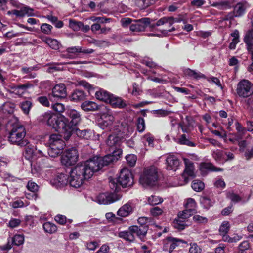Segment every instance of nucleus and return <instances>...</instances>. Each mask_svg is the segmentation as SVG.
Wrapping results in <instances>:
<instances>
[{
	"label": "nucleus",
	"mask_w": 253,
	"mask_h": 253,
	"mask_svg": "<svg viewBox=\"0 0 253 253\" xmlns=\"http://www.w3.org/2000/svg\"><path fill=\"white\" fill-rule=\"evenodd\" d=\"M158 180L157 169L152 166L145 168L139 178V182L143 186H154Z\"/></svg>",
	"instance_id": "39448f33"
},
{
	"label": "nucleus",
	"mask_w": 253,
	"mask_h": 253,
	"mask_svg": "<svg viewBox=\"0 0 253 253\" xmlns=\"http://www.w3.org/2000/svg\"><path fill=\"white\" fill-rule=\"evenodd\" d=\"M43 228L46 233L52 234L57 231V226L50 222H45L43 224Z\"/></svg>",
	"instance_id": "a19ab883"
},
{
	"label": "nucleus",
	"mask_w": 253,
	"mask_h": 253,
	"mask_svg": "<svg viewBox=\"0 0 253 253\" xmlns=\"http://www.w3.org/2000/svg\"><path fill=\"white\" fill-rule=\"evenodd\" d=\"M97 99L108 103L113 94L103 89H99L98 91H94Z\"/></svg>",
	"instance_id": "4be33fe9"
},
{
	"label": "nucleus",
	"mask_w": 253,
	"mask_h": 253,
	"mask_svg": "<svg viewBox=\"0 0 253 253\" xmlns=\"http://www.w3.org/2000/svg\"><path fill=\"white\" fill-rule=\"evenodd\" d=\"M87 94L84 91L80 89L74 90L71 96V100L73 101H81L86 99Z\"/></svg>",
	"instance_id": "393cba45"
},
{
	"label": "nucleus",
	"mask_w": 253,
	"mask_h": 253,
	"mask_svg": "<svg viewBox=\"0 0 253 253\" xmlns=\"http://www.w3.org/2000/svg\"><path fill=\"white\" fill-rule=\"evenodd\" d=\"M185 74L190 77H192L193 79L198 80L200 78L205 79L206 76L205 75L199 72H197L194 70H193L190 68H188L185 71Z\"/></svg>",
	"instance_id": "72a5a7b5"
},
{
	"label": "nucleus",
	"mask_w": 253,
	"mask_h": 253,
	"mask_svg": "<svg viewBox=\"0 0 253 253\" xmlns=\"http://www.w3.org/2000/svg\"><path fill=\"white\" fill-rule=\"evenodd\" d=\"M117 192H111L110 193H101L98 196V200L100 204H110L115 202L121 198V195L116 193Z\"/></svg>",
	"instance_id": "9d476101"
},
{
	"label": "nucleus",
	"mask_w": 253,
	"mask_h": 253,
	"mask_svg": "<svg viewBox=\"0 0 253 253\" xmlns=\"http://www.w3.org/2000/svg\"><path fill=\"white\" fill-rule=\"evenodd\" d=\"M42 40L43 42L47 44L51 48L54 50L59 49L61 46L60 42L54 39L45 37L42 39Z\"/></svg>",
	"instance_id": "bb28decb"
},
{
	"label": "nucleus",
	"mask_w": 253,
	"mask_h": 253,
	"mask_svg": "<svg viewBox=\"0 0 253 253\" xmlns=\"http://www.w3.org/2000/svg\"><path fill=\"white\" fill-rule=\"evenodd\" d=\"M156 23L151 24V19L149 18H143L138 20L134 23L130 25V30L132 32H139L144 31L147 27L151 26ZM154 27H152L153 28Z\"/></svg>",
	"instance_id": "1a4fd4ad"
},
{
	"label": "nucleus",
	"mask_w": 253,
	"mask_h": 253,
	"mask_svg": "<svg viewBox=\"0 0 253 253\" xmlns=\"http://www.w3.org/2000/svg\"><path fill=\"white\" fill-rule=\"evenodd\" d=\"M119 237L131 242H133L135 240V236L129 229L128 231L120 232L119 233Z\"/></svg>",
	"instance_id": "473e14b6"
},
{
	"label": "nucleus",
	"mask_w": 253,
	"mask_h": 253,
	"mask_svg": "<svg viewBox=\"0 0 253 253\" xmlns=\"http://www.w3.org/2000/svg\"><path fill=\"white\" fill-rule=\"evenodd\" d=\"M148 229V226H138L137 225L131 226L128 228L133 233L134 235L135 234L141 241L143 242L145 241Z\"/></svg>",
	"instance_id": "f8f14e48"
},
{
	"label": "nucleus",
	"mask_w": 253,
	"mask_h": 253,
	"mask_svg": "<svg viewBox=\"0 0 253 253\" xmlns=\"http://www.w3.org/2000/svg\"><path fill=\"white\" fill-rule=\"evenodd\" d=\"M200 170L202 172H205L206 171H221L222 169L219 168L215 167L211 163H202L200 164Z\"/></svg>",
	"instance_id": "c756f323"
},
{
	"label": "nucleus",
	"mask_w": 253,
	"mask_h": 253,
	"mask_svg": "<svg viewBox=\"0 0 253 253\" xmlns=\"http://www.w3.org/2000/svg\"><path fill=\"white\" fill-rule=\"evenodd\" d=\"M23 147H25V151L23 153V155L26 159L30 160L32 159L34 154V146L30 144L28 141V144Z\"/></svg>",
	"instance_id": "c9c22d12"
},
{
	"label": "nucleus",
	"mask_w": 253,
	"mask_h": 253,
	"mask_svg": "<svg viewBox=\"0 0 253 253\" xmlns=\"http://www.w3.org/2000/svg\"><path fill=\"white\" fill-rule=\"evenodd\" d=\"M246 12V3L242 2L238 3L235 6H234V10L233 11V15L231 13L229 14L230 19L235 17H239L243 16Z\"/></svg>",
	"instance_id": "a211bd4d"
},
{
	"label": "nucleus",
	"mask_w": 253,
	"mask_h": 253,
	"mask_svg": "<svg viewBox=\"0 0 253 253\" xmlns=\"http://www.w3.org/2000/svg\"><path fill=\"white\" fill-rule=\"evenodd\" d=\"M70 177L68 175L64 173L59 174L53 180V184L56 185L57 187H62L70 184Z\"/></svg>",
	"instance_id": "f3484780"
},
{
	"label": "nucleus",
	"mask_w": 253,
	"mask_h": 253,
	"mask_svg": "<svg viewBox=\"0 0 253 253\" xmlns=\"http://www.w3.org/2000/svg\"><path fill=\"white\" fill-rule=\"evenodd\" d=\"M167 169L168 170L176 171L179 166L180 161L174 155H169L166 159Z\"/></svg>",
	"instance_id": "dca6fc26"
},
{
	"label": "nucleus",
	"mask_w": 253,
	"mask_h": 253,
	"mask_svg": "<svg viewBox=\"0 0 253 253\" xmlns=\"http://www.w3.org/2000/svg\"><path fill=\"white\" fill-rule=\"evenodd\" d=\"M167 243L165 246L169 247V252L171 253L173 250L181 243L187 244V242L182 239L168 236L166 238Z\"/></svg>",
	"instance_id": "2eb2a0df"
},
{
	"label": "nucleus",
	"mask_w": 253,
	"mask_h": 253,
	"mask_svg": "<svg viewBox=\"0 0 253 253\" xmlns=\"http://www.w3.org/2000/svg\"><path fill=\"white\" fill-rule=\"evenodd\" d=\"M143 139L148 143V146L151 147H154V136L150 133H148L143 136Z\"/></svg>",
	"instance_id": "13d9d810"
},
{
	"label": "nucleus",
	"mask_w": 253,
	"mask_h": 253,
	"mask_svg": "<svg viewBox=\"0 0 253 253\" xmlns=\"http://www.w3.org/2000/svg\"><path fill=\"white\" fill-rule=\"evenodd\" d=\"M173 224L174 228L177 229L179 231L184 230L185 228V227L187 226L184 221H182L179 219H175Z\"/></svg>",
	"instance_id": "864d4df0"
},
{
	"label": "nucleus",
	"mask_w": 253,
	"mask_h": 253,
	"mask_svg": "<svg viewBox=\"0 0 253 253\" xmlns=\"http://www.w3.org/2000/svg\"><path fill=\"white\" fill-rule=\"evenodd\" d=\"M64 138L68 140L73 134H76L78 137L81 138H83L84 139H88L91 136V133L89 130L83 129L80 130L77 126L74 127L71 129V130H69V131H67L64 132Z\"/></svg>",
	"instance_id": "9b49d317"
},
{
	"label": "nucleus",
	"mask_w": 253,
	"mask_h": 253,
	"mask_svg": "<svg viewBox=\"0 0 253 253\" xmlns=\"http://www.w3.org/2000/svg\"><path fill=\"white\" fill-rule=\"evenodd\" d=\"M196 202L195 200L192 198H189L187 199L186 202L184 204V207L186 209L189 210L190 212L194 213L196 212L195 207Z\"/></svg>",
	"instance_id": "58836bf2"
},
{
	"label": "nucleus",
	"mask_w": 253,
	"mask_h": 253,
	"mask_svg": "<svg viewBox=\"0 0 253 253\" xmlns=\"http://www.w3.org/2000/svg\"><path fill=\"white\" fill-rule=\"evenodd\" d=\"M237 95L242 98H247L253 95V83L247 79L241 80L237 84Z\"/></svg>",
	"instance_id": "423d86ee"
},
{
	"label": "nucleus",
	"mask_w": 253,
	"mask_h": 253,
	"mask_svg": "<svg viewBox=\"0 0 253 253\" xmlns=\"http://www.w3.org/2000/svg\"><path fill=\"white\" fill-rule=\"evenodd\" d=\"M79 153L76 148L66 149L61 156V162L67 167L74 165L78 160Z\"/></svg>",
	"instance_id": "0eeeda50"
},
{
	"label": "nucleus",
	"mask_w": 253,
	"mask_h": 253,
	"mask_svg": "<svg viewBox=\"0 0 253 253\" xmlns=\"http://www.w3.org/2000/svg\"><path fill=\"white\" fill-rule=\"evenodd\" d=\"M193 214V213L190 212L189 210H187L185 209V210H183L182 212H179L178 213V217L180 219L185 220L189 218Z\"/></svg>",
	"instance_id": "680f3d73"
},
{
	"label": "nucleus",
	"mask_w": 253,
	"mask_h": 253,
	"mask_svg": "<svg viewBox=\"0 0 253 253\" xmlns=\"http://www.w3.org/2000/svg\"><path fill=\"white\" fill-rule=\"evenodd\" d=\"M148 203L151 205H156L163 202V200L161 198H158L155 196H151L148 199Z\"/></svg>",
	"instance_id": "052dcab7"
},
{
	"label": "nucleus",
	"mask_w": 253,
	"mask_h": 253,
	"mask_svg": "<svg viewBox=\"0 0 253 253\" xmlns=\"http://www.w3.org/2000/svg\"><path fill=\"white\" fill-rule=\"evenodd\" d=\"M142 90L139 87V85L136 83H133V90L131 94L133 96H137L140 95L142 93Z\"/></svg>",
	"instance_id": "774afa93"
},
{
	"label": "nucleus",
	"mask_w": 253,
	"mask_h": 253,
	"mask_svg": "<svg viewBox=\"0 0 253 253\" xmlns=\"http://www.w3.org/2000/svg\"><path fill=\"white\" fill-rule=\"evenodd\" d=\"M120 142V138L114 134L110 135L107 139L106 143L110 147H116Z\"/></svg>",
	"instance_id": "e433bc0d"
},
{
	"label": "nucleus",
	"mask_w": 253,
	"mask_h": 253,
	"mask_svg": "<svg viewBox=\"0 0 253 253\" xmlns=\"http://www.w3.org/2000/svg\"><path fill=\"white\" fill-rule=\"evenodd\" d=\"M122 155L121 149H115L111 154L103 157L95 156L88 160L78 164L70 172V185L80 187L84 180L91 178L93 174L104 167L117 162Z\"/></svg>",
	"instance_id": "f257e3e1"
},
{
	"label": "nucleus",
	"mask_w": 253,
	"mask_h": 253,
	"mask_svg": "<svg viewBox=\"0 0 253 253\" xmlns=\"http://www.w3.org/2000/svg\"><path fill=\"white\" fill-rule=\"evenodd\" d=\"M230 224L228 221H224L219 227V231L221 235L227 234L229 231Z\"/></svg>",
	"instance_id": "09e8293b"
},
{
	"label": "nucleus",
	"mask_w": 253,
	"mask_h": 253,
	"mask_svg": "<svg viewBox=\"0 0 253 253\" xmlns=\"http://www.w3.org/2000/svg\"><path fill=\"white\" fill-rule=\"evenodd\" d=\"M126 159L129 166L133 167L136 164L137 157L134 154H129L126 156Z\"/></svg>",
	"instance_id": "6e6d98bb"
},
{
	"label": "nucleus",
	"mask_w": 253,
	"mask_h": 253,
	"mask_svg": "<svg viewBox=\"0 0 253 253\" xmlns=\"http://www.w3.org/2000/svg\"><path fill=\"white\" fill-rule=\"evenodd\" d=\"M101 106L91 101H84L81 105V108L85 112L98 111L100 109Z\"/></svg>",
	"instance_id": "412c9836"
},
{
	"label": "nucleus",
	"mask_w": 253,
	"mask_h": 253,
	"mask_svg": "<svg viewBox=\"0 0 253 253\" xmlns=\"http://www.w3.org/2000/svg\"><path fill=\"white\" fill-rule=\"evenodd\" d=\"M38 82V80H34L30 82H27L24 84H20L17 85L15 87V91H16L18 93L23 94L28 89L34 87V83Z\"/></svg>",
	"instance_id": "a878e982"
},
{
	"label": "nucleus",
	"mask_w": 253,
	"mask_h": 253,
	"mask_svg": "<svg viewBox=\"0 0 253 253\" xmlns=\"http://www.w3.org/2000/svg\"><path fill=\"white\" fill-rule=\"evenodd\" d=\"M178 143L181 145H185L190 147L195 146V144L187 139L185 134H182L180 136L178 140Z\"/></svg>",
	"instance_id": "49530a36"
},
{
	"label": "nucleus",
	"mask_w": 253,
	"mask_h": 253,
	"mask_svg": "<svg viewBox=\"0 0 253 253\" xmlns=\"http://www.w3.org/2000/svg\"><path fill=\"white\" fill-rule=\"evenodd\" d=\"M91 19L98 24L110 22L111 20V18H105L104 17H92Z\"/></svg>",
	"instance_id": "338daca9"
},
{
	"label": "nucleus",
	"mask_w": 253,
	"mask_h": 253,
	"mask_svg": "<svg viewBox=\"0 0 253 253\" xmlns=\"http://www.w3.org/2000/svg\"><path fill=\"white\" fill-rule=\"evenodd\" d=\"M59 102V101L54 102H51V106L52 109L53 110L58 113V114H56V115L61 114V113H62L66 110L65 109L64 105Z\"/></svg>",
	"instance_id": "ea45409f"
},
{
	"label": "nucleus",
	"mask_w": 253,
	"mask_h": 253,
	"mask_svg": "<svg viewBox=\"0 0 253 253\" xmlns=\"http://www.w3.org/2000/svg\"><path fill=\"white\" fill-rule=\"evenodd\" d=\"M224 155V151L221 150L217 149L212 153L213 158L219 163L223 164L225 162Z\"/></svg>",
	"instance_id": "f704fd0d"
},
{
	"label": "nucleus",
	"mask_w": 253,
	"mask_h": 253,
	"mask_svg": "<svg viewBox=\"0 0 253 253\" xmlns=\"http://www.w3.org/2000/svg\"><path fill=\"white\" fill-rule=\"evenodd\" d=\"M37 100L39 101L40 104L45 107H49L50 105L49 103L50 101L49 98H47L45 96H41L38 97L37 99Z\"/></svg>",
	"instance_id": "bf43d9fd"
},
{
	"label": "nucleus",
	"mask_w": 253,
	"mask_h": 253,
	"mask_svg": "<svg viewBox=\"0 0 253 253\" xmlns=\"http://www.w3.org/2000/svg\"><path fill=\"white\" fill-rule=\"evenodd\" d=\"M193 220L195 223L197 224H206L208 221V219L206 217L198 214L193 216Z\"/></svg>",
	"instance_id": "4d7b16f0"
},
{
	"label": "nucleus",
	"mask_w": 253,
	"mask_h": 253,
	"mask_svg": "<svg viewBox=\"0 0 253 253\" xmlns=\"http://www.w3.org/2000/svg\"><path fill=\"white\" fill-rule=\"evenodd\" d=\"M83 25V23L80 21H77L75 20L70 19L69 21V27L74 31H78L81 29V26Z\"/></svg>",
	"instance_id": "de8ad7c7"
},
{
	"label": "nucleus",
	"mask_w": 253,
	"mask_h": 253,
	"mask_svg": "<svg viewBox=\"0 0 253 253\" xmlns=\"http://www.w3.org/2000/svg\"><path fill=\"white\" fill-rule=\"evenodd\" d=\"M134 183L133 175L131 172L127 168L122 169L120 172L119 176L116 179L110 181V188L115 192H118L119 186L123 188L128 187L132 186Z\"/></svg>",
	"instance_id": "7ed1b4c3"
},
{
	"label": "nucleus",
	"mask_w": 253,
	"mask_h": 253,
	"mask_svg": "<svg viewBox=\"0 0 253 253\" xmlns=\"http://www.w3.org/2000/svg\"><path fill=\"white\" fill-rule=\"evenodd\" d=\"M133 211V208L129 203H127L122 206L118 211V216L125 217L129 215Z\"/></svg>",
	"instance_id": "b1692460"
},
{
	"label": "nucleus",
	"mask_w": 253,
	"mask_h": 253,
	"mask_svg": "<svg viewBox=\"0 0 253 253\" xmlns=\"http://www.w3.org/2000/svg\"><path fill=\"white\" fill-rule=\"evenodd\" d=\"M67 95V89L64 84H56L52 89V92L48 94L50 102L60 101Z\"/></svg>",
	"instance_id": "6e6552de"
},
{
	"label": "nucleus",
	"mask_w": 253,
	"mask_h": 253,
	"mask_svg": "<svg viewBox=\"0 0 253 253\" xmlns=\"http://www.w3.org/2000/svg\"><path fill=\"white\" fill-rule=\"evenodd\" d=\"M49 148L47 149V153L49 156L52 158H55L63 153V151L59 149V148H56L55 147L49 144Z\"/></svg>",
	"instance_id": "37998d69"
},
{
	"label": "nucleus",
	"mask_w": 253,
	"mask_h": 253,
	"mask_svg": "<svg viewBox=\"0 0 253 253\" xmlns=\"http://www.w3.org/2000/svg\"><path fill=\"white\" fill-rule=\"evenodd\" d=\"M244 42L248 46V49L250 51L253 46V30L248 31L244 38Z\"/></svg>",
	"instance_id": "2f4dec72"
},
{
	"label": "nucleus",
	"mask_w": 253,
	"mask_h": 253,
	"mask_svg": "<svg viewBox=\"0 0 253 253\" xmlns=\"http://www.w3.org/2000/svg\"><path fill=\"white\" fill-rule=\"evenodd\" d=\"M182 21V19L180 18H174L173 17H163L160 19L155 24L152 25L151 26L152 27H155L156 26H159L162 25L165 23H168L169 27L171 26L174 22H179Z\"/></svg>",
	"instance_id": "6ab92c4d"
},
{
	"label": "nucleus",
	"mask_w": 253,
	"mask_h": 253,
	"mask_svg": "<svg viewBox=\"0 0 253 253\" xmlns=\"http://www.w3.org/2000/svg\"><path fill=\"white\" fill-rule=\"evenodd\" d=\"M184 163L185 165L184 170V173L188 176L194 177L195 175L194 172V168L193 163L189 160H185Z\"/></svg>",
	"instance_id": "7c9ffc66"
},
{
	"label": "nucleus",
	"mask_w": 253,
	"mask_h": 253,
	"mask_svg": "<svg viewBox=\"0 0 253 253\" xmlns=\"http://www.w3.org/2000/svg\"><path fill=\"white\" fill-rule=\"evenodd\" d=\"M26 135V130L22 125L16 124L9 133L8 141L13 144L23 147L28 143V140L24 139Z\"/></svg>",
	"instance_id": "20e7f679"
},
{
	"label": "nucleus",
	"mask_w": 253,
	"mask_h": 253,
	"mask_svg": "<svg viewBox=\"0 0 253 253\" xmlns=\"http://www.w3.org/2000/svg\"><path fill=\"white\" fill-rule=\"evenodd\" d=\"M244 156L247 160L253 158V140L252 145L247 146L244 153Z\"/></svg>",
	"instance_id": "3c124183"
},
{
	"label": "nucleus",
	"mask_w": 253,
	"mask_h": 253,
	"mask_svg": "<svg viewBox=\"0 0 253 253\" xmlns=\"http://www.w3.org/2000/svg\"><path fill=\"white\" fill-rule=\"evenodd\" d=\"M8 13H11L16 15L18 17H23L25 16H34V9L28 6L24 5L20 7V10H12L9 11Z\"/></svg>",
	"instance_id": "4468645a"
},
{
	"label": "nucleus",
	"mask_w": 253,
	"mask_h": 253,
	"mask_svg": "<svg viewBox=\"0 0 253 253\" xmlns=\"http://www.w3.org/2000/svg\"><path fill=\"white\" fill-rule=\"evenodd\" d=\"M145 129V120L142 117H138L137 120V130L139 132H143Z\"/></svg>",
	"instance_id": "8fccbe9b"
},
{
	"label": "nucleus",
	"mask_w": 253,
	"mask_h": 253,
	"mask_svg": "<svg viewBox=\"0 0 253 253\" xmlns=\"http://www.w3.org/2000/svg\"><path fill=\"white\" fill-rule=\"evenodd\" d=\"M48 143L56 149L59 148L62 151L66 145L65 141L62 138V136L56 134L50 135Z\"/></svg>",
	"instance_id": "ddd939ff"
},
{
	"label": "nucleus",
	"mask_w": 253,
	"mask_h": 253,
	"mask_svg": "<svg viewBox=\"0 0 253 253\" xmlns=\"http://www.w3.org/2000/svg\"><path fill=\"white\" fill-rule=\"evenodd\" d=\"M67 55H64L63 56L70 59H73V57L71 54H76L77 53H81L82 47L80 46H73L67 48Z\"/></svg>",
	"instance_id": "4c0bfd02"
},
{
	"label": "nucleus",
	"mask_w": 253,
	"mask_h": 253,
	"mask_svg": "<svg viewBox=\"0 0 253 253\" xmlns=\"http://www.w3.org/2000/svg\"><path fill=\"white\" fill-rule=\"evenodd\" d=\"M24 238L21 235H15L12 238V244L16 246H20L23 244Z\"/></svg>",
	"instance_id": "5fc2aeb1"
},
{
	"label": "nucleus",
	"mask_w": 253,
	"mask_h": 253,
	"mask_svg": "<svg viewBox=\"0 0 253 253\" xmlns=\"http://www.w3.org/2000/svg\"><path fill=\"white\" fill-rule=\"evenodd\" d=\"M190 248L189 251L190 253H201L202 250L196 243L190 244Z\"/></svg>",
	"instance_id": "69168bd1"
},
{
	"label": "nucleus",
	"mask_w": 253,
	"mask_h": 253,
	"mask_svg": "<svg viewBox=\"0 0 253 253\" xmlns=\"http://www.w3.org/2000/svg\"><path fill=\"white\" fill-rule=\"evenodd\" d=\"M151 219L150 218L146 217H140L138 220V223L139 224V226H148V223L151 222Z\"/></svg>",
	"instance_id": "0e129e2a"
},
{
	"label": "nucleus",
	"mask_w": 253,
	"mask_h": 253,
	"mask_svg": "<svg viewBox=\"0 0 253 253\" xmlns=\"http://www.w3.org/2000/svg\"><path fill=\"white\" fill-rule=\"evenodd\" d=\"M155 1H135V4L141 9H145L150 5L155 4Z\"/></svg>",
	"instance_id": "603ef678"
},
{
	"label": "nucleus",
	"mask_w": 253,
	"mask_h": 253,
	"mask_svg": "<svg viewBox=\"0 0 253 253\" xmlns=\"http://www.w3.org/2000/svg\"><path fill=\"white\" fill-rule=\"evenodd\" d=\"M200 202L204 209L208 210L212 207L214 204V200L211 199L207 195H204L201 197Z\"/></svg>",
	"instance_id": "c85d7f7f"
},
{
	"label": "nucleus",
	"mask_w": 253,
	"mask_h": 253,
	"mask_svg": "<svg viewBox=\"0 0 253 253\" xmlns=\"http://www.w3.org/2000/svg\"><path fill=\"white\" fill-rule=\"evenodd\" d=\"M205 187L204 183L201 180L196 179L192 181L191 184L192 188L196 192L201 191Z\"/></svg>",
	"instance_id": "a18cd8bd"
},
{
	"label": "nucleus",
	"mask_w": 253,
	"mask_h": 253,
	"mask_svg": "<svg viewBox=\"0 0 253 253\" xmlns=\"http://www.w3.org/2000/svg\"><path fill=\"white\" fill-rule=\"evenodd\" d=\"M230 1H220V2H214L209 1V3L220 10H226L231 8Z\"/></svg>",
	"instance_id": "cd10ccee"
},
{
	"label": "nucleus",
	"mask_w": 253,
	"mask_h": 253,
	"mask_svg": "<svg viewBox=\"0 0 253 253\" xmlns=\"http://www.w3.org/2000/svg\"><path fill=\"white\" fill-rule=\"evenodd\" d=\"M79 84L87 90L88 95H91L94 93L95 88L86 81L81 80L79 81Z\"/></svg>",
	"instance_id": "c03bdc74"
},
{
	"label": "nucleus",
	"mask_w": 253,
	"mask_h": 253,
	"mask_svg": "<svg viewBox=\"0 0 253 253\" xmlns=\"http://www.w3.org/2000/svg\"><path fill=\"white\" fill-rule=\"evenodd\" d=\"M19 106L23 113L27 115L32 107V103L30 101L25 100L21 102Z\"/></svg>",
	"instance_id": "79ce46f5"
},
{
	"label": "nucleus",
	"mask_w": 253,
	"mask_h": 253,
	"mask_svg": "<svg viewBox=\"0 0 253 253\" xmlns=\"http://www.w3.org/2000/svg\"><path fill=\"white\" fill-rule=\"evenodd\" d=\"M65 115H56L50 111L41 115L39 120L41 122H47V125L55 131L64 133L77 126L82 120L80 112L75 109H66Z\"/></svg>",
	"instance_id": "f03ea898"
},
{
	"label": "nucleus",
	"mask_w": 253,
	"mask_h": 253,
	"mask_svg": "<svg viewBox=\"0 0 253 253\" xmlns=\"http://www.w3.org/2000/svg\"><path fill=\"white\" fill-rule=\"evenodd\" d=\"M108 103L114 108H124L127 105L124 99L114 94H112Z\"/></svg>",
	"instance_id": "aec40b11"
},
{
	"label": "nucleus",
	"mask_w": 253,
	"mask_h": 253,
	"mask_svg": "<svg viewBox=\"0 0 253 253\" xmlns=\"http://www.w3.org/2000/svg\"><path fill=\"white\" fill-rule=\"evenodd\" d=\"M114 117L112 115L103 114L101 116V120L99 122L100 126L104 129L110 126L113 124Z\"/></svg>",
	"instance_id": "5701e85b"
},
{
	"label": "nucleus",
	"mask_w": 253,
	"mask_h": 253,
	"mask_svg": "<svg viewBox=\"0 0 253 253\" xmlns=\"http://www.w3.org/2000/svg\"><path fill=\"white\" fill-rule=\"evenodd\" d=\"M53 27L51 25L43 23L41 26V31L45 34H50L51 33V30Z\"/></svg>",
	"instance_id": "e2e57ef3"
}]
</instances>
